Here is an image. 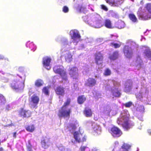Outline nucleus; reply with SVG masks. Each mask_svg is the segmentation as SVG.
I'll return each instance as SVG.
<instances>
[{"label":"nucleus","mask_w":151,"mask_h":151,"mask_svg":"<svg viewBox=\"0 0 151 151\" xmlns=\"http://www.w3.org/2000/svg\"><path fill=\"white\" fill-rule=\"evenodd\" d=\"M129 17L130 19L133 22H135L137 21L136 17L133 14H129Z\"/></svg>","instance_id":"31"},{"label":"nucleus","mask_w":151,"mask_h":151,"mask_svg":"<svg viewBox=\"0 0 151 151\" xmlns=\"http://www.w3.org/2000/svg\"><path fill=\"white\" fill-rule=\"evenodd\" d=\"M49 87L48 86L45 87L43 88L42 89V92L43 93H44L46 95H48L49 94V92L48 91Z\"/></svg>","instance_id":"35"},{"label":"nucleus","mask_w":151,"mask_h":151,"mask_svg":"<svg viewBox=\"0 0 151 151\" xmlns=\"http://www.w3.org/2000/svg\"><path fill=\"white\" fill-rule=\"evenodd\" d=\"M115 144V147L112 151H128L131 147L129 145L124 143L122 146V148L119 149V147H118L119 142L117 141L116 142Z\"/></svg>","instance_id":"11"},{"label":"nucleus","mask_w":151,"mask_h":151,"mask_svg":"<svg viewBox=\"0 0 151 151\" xmlns=\"http://www.w3.org/2000/svg\"><path fill=\"white\" fill-rule=\"evenodd\" d=\"M5 104L2 105V107H3L4 108H1V109L2 110H3L5 109V110H9L10 108V106L9 105L6 104V105L4 104Z\"/></svg>","instance_id":"37"},{"label":"nucleus","mask_w":151,"mask_h":151,"mask_svg":"<svg viewBox=\"0 0 151 151\" xmlns=\"http://www.w3.org/2000/svg\"><path fill=\"white\" fill-rule=\"evenodd\" d=\"M104 86L106 90L111 91L113 96L115 97H119L121 95L120 91L118 87L119 83L116 81L111 80L106 81Z\"/></svg>","instance_id":"2"},{"label":"nucleus","mask_w":151,"mask_h":151,"mask_svg":"<svg viewBox=\"0 0 151 151\" xmlns=\"http://www.w3.org/2000/svg\"><path fill=\"white\" fill-rule=\"evenodd\" d=\"M123 51L125 56L127 58L131 59L132 58L133 52L131 47L128 45L124 46V47Z\"/></svg>","instance_id":"10"},{"label":"nucleus","mask_w":151,"mask_h":151,"mask_svg":"<svg viewBox=\"0 0 151 151\" xmlns=\"http://www.w3.org/2000/svg\"><path fill=\"white\" fill-rule=\"evenodd\" d=\"M51 60V58L50 57L46 56L43 58L42 63L44 66H49Z\"/></svg>","instance_id":"19"},{"label":"nucleus","mask_w":151,"mask_h":151,"mask_svg":"<svg viewBox=\"0 0 151 151\" xmlns=\"http://www.w3.org/2000/svg\"><path fill=\"white\" fill-rule=\"evenodd\" d=\"M138 86H132V81L130 80L128 81L125 83L124 85V91L127 93H129L132 91H134L137 89Z\"/></svg>","instance_id":"8"},{"label":"nucleus","mask_w":151,"mask_h":151,"mask_svg":"<svg viewBox=\"0 0 151 151\" xmlns=\"http://www.w3.org/2000/svg\"><path fill=\"white\" fill-rule=\"evenodd\" d=\"M147 132L150 135H151V129H148Z\"/></svg>","instance_id":"51"},{"label":"nucleus","mask_w":151,"mask_h":151,"mask_svg":"<svg viewBox=\"0 0 151 151\" xmlns=\"http://www.w3.org/2000/svg\"><path fill=\"white\" fill-rule=\"evenodd\" d=\"M104 25L106 28L111 29L113 28L112 24L110 20L109 19H106L105 20Z\"/></svg>","instance_id":"22"},{"label":"nucleus","mask_w":151,"mask_h":151,"mask_svg":"<svg viewBox=\"0 0 151 151\" xmlns=\"http://www.w3.org/2000/svg\"><path fill=\"white\" fill-rule=\"evenodd\" d=\"M70 32L72 33L70 34L72 39L74 41L77 40H80L81 36L78 30L76 29L72 30L70 31Z\"/></svg>","instance_id":"14"},{"label":"nucleus","mask_w":151,"mask_h":151,"mask_svg":"<svg viewBox=\"0 0 151 151\" xmlns=\"http://www.w3.org/2000/svg\"><path fill=\"white\" fill-rule=\"evenodd\" d=\"M16 132H14L13 134V137L14 138H16Z\"/></svg>","instance_id":"53"},{"label":"nucleus","mask_w":151,"mask_h":151,"mask_svg":"<svg viewBox=\"0 0 151 151\" xmlns=\"http://www.w3.org/2000/svg\"><path fill=\"white\" fill-rule=\"evenodd\" d=\"M148 92V90L147 88L143 87L139 93L136 95L137 99L147 104H151V98L147 96Z\"/></svg>","instance_id":"3"},{"label":"nucleus","mask_w":151,"mask_h":151,"mask_svg":"<svg viewBox=\"0 0 151 151\" xmlns=\"http://www.w3.org/2000/svg\"><path fill=\"white\" fill-rule=\"evenodd\" d=\"M96 81L92 78H89L87 81L86 84L90 86H92L95 85Z\"/></svg>","instance_id":"26"},{"label":"nucleus","mask_w":151,"mask_h":151,"mask_svg":"<svg viewBox=\"0 0 151 151\" xmlns=\"http://www.w3.org/2000/svg\"><path fill=\"white\" fill-rule=\"evenodd\" d=\"M59 149L60 151H67L68 150H70L69 149H67L65 148L64 146H62L59 148Z\"/></svg>","instance_id":"46"},{"label":"nucleus","mask_w":151,"mask_h":151,"mask_svg":"<svg viewBox=\"0 0 151 151\" xmlns=\"http://www.w3.org/2000/svg\"><path fill=\"white\" fill-rule=\"evenodd\" d=\"M93 95L96 99H98L101 97V95L98 92H96L95 93H93Z\"/></svg>","instance_id":"41"},{"label":"nucleus","mask_w":151,"mask_h":151,"mask_svg":"<svg viewBox=\"0 0 151 151\" xmlns=\"http://www.w3.org/2000/svg\"><path fill=\"white\" fill-rule=\"evenodd\" d=\"M70 75L73 79L77 78L78 74V69L76 67H73L69 71Z\"/></svg>","instance_id":"15"},{"label":"nucleus","mask_w":151,"mask_h":151,"mask_svg":"<svg viewBox=\"0 0 151 151\" xmlns=\"http://www.w3.org/2000/svg\"><path fill=\"white\" fill-rule=\"evenodd\" d=\"M136 110L138 111L143 112L145 110L144 106L142 105H138L136 107Z\"/></svg>","instance_id":"34"},{"label":"nucleus","mask_w":151,"mask_h":151,"mask_svg":"<svg viewBox=\"0 0 151 151\" xmlns=\"http://www.w3.org/2000/svg\"><path fill=\"white\" fill-rule=\"evenodd\" d=\"M101 8L105 11H107L108 10V8L105 5L102 4L101 5Z\"/></svg>","instance_id":"47"},{"label":"nucleus","mask_w":151,"mask_h":151,"mask_svg":"<svg viewBox=\"0 0 151 151\" xmlns=\"http://www.w3.org/2000/svg\"><path fill=\"white\" fill-rule=\"evenodd\" d=\"M95 63L97 65H102L103 57L102 54L100 52H96L94 54Z\"/></svg>","instance_id":"13"},{"label":"nucleus","mask_w":151,"mask_h":151,"mask_svg":"<svg viewBox=\"0 0 151 151\" xmlns=\"http://www.w3.org/2000/svg\"><path fill=\"white\" fill-rule=\"evenodd\" d=\"M84 113L87 117H89L92 115V113L91 109L86 108L84 111Z\"/></svg>","instance_id":"30"},{"label":"nucleus","mask_w":151,"mask_h":151,"mask_svg":"<svg viewBox=\"0 0 151 151\" xmlns=\"http://www.w3.org/2000/svg\"><path fill=\"white\" fill-rule=\"evenodd\" d=\"M139 120H140L141 121H143V118L142 117H141L140 118H138Z\"/></svg>","instance_id":"55"},{"label":"nucleus","mask_w":151,"mask_h":151,"mask_svg":"<svg viewBox=\"0 0 151 151\" xmlns=\"http://www.w3.org/2000/svg\"><path fill=\"white\" fill-rule=\"evenodd\" d=\"M126 107H129L132 105V103L131 101L126 103L124 104Z\"/></svg>","instance_id":"43"},{"label":"nucleus","mask_w":151,"mask_h":151,"mask_svg":"<svg viewBox=\"0 0 151 151\" xmlns=\"http://www.w3.org/2000/svg\"><path fill=\"white\" fill-rule=\"evenodd\" d=\"M78 126V123L76 120L70 121V123L69 127L68 129L72 133H73V137L75 139H72V142L73 144L76 142L80 143L81 142H84L86 140V137L84 136L82 139L81 138L82 135L81 133L76 131V128Z\"/></svg>","instance_id":"1"},{"label":"nucleus","mask_w":151,"mask_h":151,"mask_svg":"<svg viewBox=\"0 0 151 151\" xmlns=\"http://www.w3.org/2000/svg\"><path fill=\"white\" fill-rule=\"evenodd\" d=\"M145 8L147 11L151 14V3H148L146 4Z\"/></svg>","instance_id":"36"},{"label":"nucleus","mask_w":151,"mask_h":151,"mask_svg":"<svg viewBox=\"0 0 151 151\" xmlns=\"http://www.w3.org/2000/svg\"><path fill=\"white\" fill-rule=\"evenodd\" d=\"M40 99L38 96L35 94L33 95L31 98V101L35 107L38 104Z\"/></svg>","instance_id":"17"},{"label":"nucleus","mask_w":151,"mask_h":151,"mask_svg":"<svg viewBox=\"0 0 151 151\" xmlns=\"http://www.w3.org/2000/svg\"><path fill=\"white\" fill-rule=\"evenodd\" d=\"M142 17L144 18V19H148L151 18V15H147L145 16V17Z\"/></svg>","instance_id":"48"},{"label":"nucleus","mask_w":151,"mask_h":151,"mask_svg":"<svg viewBox=\"0 0 151 151\" xmlns=\"http://www.w3.org/2000/svg\"><path fill=\"white\" fill-rule=\"evenodd\" d=\"M84 8L82 7H80L78 9V12H82L84 9Z\"/></svg>","instance_id":"49"},{"label":"nucleus","mask_w":151,"mask_h":151,"mask_svg":"<svg viewBox=\"0 0 151 151\" xmlns=\"http://www.w3.org/2000/svg\"><path fill=\"white\" fill-rule=\"evenodd\" d=\"M109 111H107L106 112V114L107 115L109 114Z\"/></svg>","instance_id":"56"},{"label":"nucleus","mask_w":151,"mask_h":151,"mask_svg":"<svg viewBox=\"0 0 151 151\" xmlns=\"http://www.w3.org/2000/svg\"><path fill=\"white\" fill-rule=\"evenodd\" d=\"M26 130L29 132H32L35 129V128L33 125H31L25 127Z\"/></svg>","instance_id":"33"},{"label":"nucleus","mask_w":151,"mask_h":151,"mask_svg":"<svg viewBox=\"0 0 151 151\" xmlns=\"http://www.w3.org/2000/svg\"><path fill=\"white\" fill-rule=\"evenodd\" d=\"M92 130L97 134L101 133V127L98 124L95 123L93 124L92 125Z\"/></svg>","instance_id":"16"},{"label":"nucleus","mask_w":151,"mask_h":151,"mask_svg":"<svg viewBox=\"0 0 151 151\" xmlns=\"http://www.w3.org/2000/svg\"><path fill=\"white\" fill-rule=\"evenodd\" d=\"M20 113L21 116H22L24 117H29L31 114L30 111L24 109H21L20 111Z\"/></svg>","instance_id":"20"},{"label":"nucleus","mask_w":151,"mask_h":151,"mask_svg":"<svg viewBox=\"0 0 151 151\" xmlns=\"http://www.w3.org/2000/svg\"><path fill=\"white\" fill-rule=\"evenodd\" d=\"M67 151H71L70 150H67Z\"/></svg>","instance_id":"60"},{"label":"nucleus","mask_w":151,"mask_h":151,"mask_svg":"<svg viewBox=\"0 0 151 151\" xmlns=\"http://www.w3.org/2000/svg\"><path fill=\"white\" fill-rule=\"evenodd\" d=\"M91 151H98V150L96 148H93L92 149Z\"/></svg>","instance_id":"54"},{"label":"nucleus","mask_w":151,"mask_h":151,"mask_svg":"<svg viewBox=\"0 0 151 151\" xmlns=\"http://www.w3.org/2000/svg\"><path fill=\"white\" fill-rule=\"evenodd\" d=\"M118 56L119 52L116 51L114 52L112 54H110L109 58L111 60H114L117 59Z\"/></svg>","instance_id":"24"},{"label":"nucleus","mask_w":151,"mask_h":151,"mask_svg":"<svg viewBox=\"0 0 151 151\" xmlns=\"http://www.w3.org/2000/svg\"><path fill=\"white\" fill-rule=\"evenodd\" d=\"M86 98L84 96H81L78 97V103L82 104L86 100Z\"/></svg>","instance_id":"32"},{"label":"nucleus","mask_w":151,"mask_h":151,"mask_svg":"<svg viewBox=\"0 0 151 151\" xmlns=\"http://www.w3.org/2000/svg\"><path fill=\"white\" fill-rule=\"evenodd\" d=\"M27 148L28 151H32L31 147L30 146H28L27 147Z\"/></svg>","instance_id":"50"},{"label":"nucleus","mask_w":151,"mask_h":151,"mask_svg":"<svg viewBox=\"0 0 151 151\" xmlns=\"http://www.w3.org/2000/svg\"><path fill=\"white\" fill-rule=\"evenodd\" d=\"M93 25L96 28H99L103 26L101 21L99 19L96 20L93 22Z\"/></svg>","instance_id":"23"},{"label":"nucleus","mask_w":151,"mask_h":151,"mask_svg":"<svg viewBox=\"0 0 151 151\" xmlns=\"http://www.w3.org/2000/svg\"><path fill=\"white\" fill-rule=\"evenodd\" d=\"M70 101V99L68 98L63 106L59 110L58 115L60 117H63L65 118H69L70 112V108L69 106Z\"/></svg>","instance_id":"5"},{"label":"nucleus","mask_w":151,"mask_h":151,"mask_svg":"<svg viewBox=\"0 0 151 151\" xmlns=\"http://www.w3.org/2000/svg\"><path fill=\"white\" fill-rule=\"evenodd\" d=\"M124 22L122 21H121L118 23V27L119 28L122 29L124 27Z\"/></svg>","instance_id":"38"},{"label":"nucleus","mask_w":151,"mask_h":151,"mask_svg":"<svg viewBox=\"0 0 151 151\" xmlns=\"http://www.w3.org/2000/svg\"><path fill=\"white\" fill-rule=\"evenodd\" d=\"M65 57V61L68 63H70L72 60V55L70 52L67 53Z\"/></svg>","instance_id":"25"},{"label":"nucleus","mask_w":151,"mask_h":151,"mask_svg":"<svg viewBox=\"0 0 151 151\" xmlns=\"http://www.w3.org/2000/svg\"><path fill=\"white\" fill-rule=\"evenodd\" d=\"M0 151H3V149L1 147H0Z\"/></svg>","instance_id":"57"},{"label":"nucleus","mask_w":151,"mask_h":151,"mask_svg":"<svg viewBox=\"0 0 151 151\" xmlns=\"http://www.w3.org/2000/svg\"><path fill=\"white\" fill-rule=\"evenodd\" d=\"M129 114L128 111H123L117 121V123L119 125H122L126 130H127L130 128L129 122Z\"/></svg>","instance_id":"4"},{"label":"nucleus","mask_w":151,"mask_h":151,"mask_svg":"<svg viewBox=\"0 0 151 151\" xmlns=\"http://www.w3.org/2000/svg\"><path fill=\"white\" fill-rule=\"evenodd\" d=\"M11 87L17 91H21L24 88V83L19 81H14L11 83Z\"/></svg>","instance_id":"7"},{"label":"nucleus","mask_w":151,"mask_h":151,"mask_svg":"<svg viewBox=\"0 0 151 151\" xmlns=\"http://www.w3.org/2000/svg\"><path fill=\"white\" fill-rule=\"evenodd\" d=\"M53 70L56 73L59 74L61 76L63 82L65 84H67L69 83V81L68 79V77L65 72L60 67H54Z\"/></svg>","instance_id":"6"},{"label":"nucleus","mask_w":151,"mask_h":151,"mask_svg":"<svg viewBox=\"0 0 151 151\" xmlns=\"http://www.w3.org/2000/svg\"><path fill=\"white\" fill-rule=\"evenodd\" d=\"M111 73V71L109 69H106L105 70L104 74L105 76H108L110 75Z\"/></svg>","instance_id":"40"},{"label":"nucleus","mask_w":151,"mask_h":151,"mask_svg":"<svg viewBox=\"0 0 151 151\" xmlns=\"http://www.w3.org/2000/svg\"><path fill=\"white\" fill-rule=\"evenodd\" d=\"M45 68L47 70H49L50 69L51 67H45Z\"/></svg>","instance_id":"52"},{"label":"nucleus","mask_w":151,"mask_h":151,"mask_svg":"<svg viewBox=\"0 0 151 151\" xmlns=\"http://www.w3.org/2000/svg\"><path fill=\"white\" fill-rule=\"evenodd\" d=\"M87 148V147L86 146L82 145L79 149V151H85Z\"/></svg>","instance_id":"45"},{"label":"nucleus","mask_w":151,"mask_h":151,"mask_svg":"<svg viewBox=\"0 0 151 151\" xmlns=\"http://www.w3.org/2000/svg\"><path fill=\"white\" fill-rule=\"evenodd\" d=\"M138 86H132V81L130 80L128 81L125 83L124 85V91L127 93H129L132 91H134L137 89Z\"/></svg>","instance_id":"9"},{"label":"nucleus","mask_w":151,"mask_h":151,"mask_svg":"<svg viewBox=\"0 0 151 151\" xmlns=\"http://www.w3.org/2000/svg\"><path fill=\"white\" fill-rule=\"evenodd\" d=\"M28 45V47L33 51H35L36 49V47L33 42H28L27 45Z\"/></svg>","instance_id":"29"},{"label":"nucleus","mask_w":151,"mask_h":151,"mask_svg":"<svg viewBox=\"0 0 151 151\" xmlns=\"http://www.w3.org/2000/svg\"><path fill=\"white\" fill-rule=\"evenodd\" d=\"M50 142L49 139L45 137L41 141L42 146L45 149L47 148L50 145Z\"/></svg>","instance_id":"18"},{"label":"nucleus","mask_w":151,"mask_h":151,"mask_svg":"<svg viewBox=\"0 0 151 151\" xmlns=\"http://www.w3.org/2000/svg\"><path fill=\"white\" fill-rule=\"evenodd\" d=\"M56 94L58 95L63 96L64 94V88L60 86H58L55 89Z\"/></svg>","instance_id":"21"},{"label":"nucleus","mask_w":151,"mask_h":151,"mask_svg":"<svg viewBox=\"0 0 151 151\" xmlns=\"http://www.w3.org/2000/svg\"><path fill=\"white\" fill-rule=\"evenodd\" d=\"M109 131L112 135L114 137H119L122 134V132L119 129L115 127L111 128Z\"/></svg>","instance_id":"12"},{"label":"nucleus","mask_w":151,"mask_h":151,"mask_svg":"<svg viewBox=\"0 0 151 151\" xmlns=\"http://www.w3.org/2000/svg\"><path fill=\"white\" fill-rule=\"evenodd\" d=\"M145 55L149 60H151V51L149 49L145 50L144 52Z\"/></svg>","instance_id":"27"},{"label":"nucleus","mask_w":151,"mask_h":151,"mask_svg":"<svg viewBox=\"0 0 151 151\" xmlns=\"http://www.w3.org/2000/svg\"><path fill=\"white\" fill-rule=\"evenodd\" d=\"M106 0V1L107 3H109L110 2L109 1V0Z\"/></svg>","instance_id":"58"},{"label":"nucleus","mask_w":151,"mask_h":151,"mask_svg":"<svg viewBox=\"0 0 151 151\" xmlns=\"http://www.w3.org/2000/svg\"><path fill=\"white\" fill-rule=\"evenodd\" d=\"M141 9H142V8H140V9H139V10H140V11H141ZM139 12V11H138L137 12ZM137 14H138V13H137Z\"/></svg>","instance_id":"59"},{"label":"nucleus","mask_w":151,"mask_h":151,"mask_svg":"<svg viewBox=\"0 0 151 151\" xmlns=\"http://www.w3.org/2000/svg\"><path fill=\"white\" fill-rule=\"evenodd\" d=\"M63 11L64 13H67L69 11V9L68 7L64 6L63 8Z\"/></svg>","instance_id":"44"},{"label":"nucleus","mask_w":151,"mask_h":151,"mask_svg":"<svg viewBox=\"0 0 151 151\" xmlns=\"http://www.w3.org/2000/svg\"><path fill=\"white\" fill-rule=\"evenodd\" d=\"M110 45L112 47L114 46L115 48H119L121 46V44L117 43H114L113 42L111 43Z\"/></svg>","instance_id":"39"},{"label":"nucleus","mask_w":151,"mask_h":151,"mask_svg":"<svg viewBox=\"0 0 151 151\" xmlns=\"http://www.w3.org/2000/svg\"><path fill=\"white\" fill-rule=\"evenodd\" d=\"M137 65L138 66H141L143 65L142 61L140 59H137L136 60Z\"/></svg>","instance_id":"42"},{"label":"nucleus","mask_w":151,"mask_h":151,"mask_svg":"<svg viewBox=\"0 0 151 151\" xmlns=\"http://www.w3.org/2000/svg\"><path fill=\"white\" fill-rule=\"evenodd\" d=\"M43 84V82L42 80L38 79L36 80L35 82V85L37 87H40L42 86Z\"/></svg>","instance_id":"28"}]
</instances>
